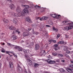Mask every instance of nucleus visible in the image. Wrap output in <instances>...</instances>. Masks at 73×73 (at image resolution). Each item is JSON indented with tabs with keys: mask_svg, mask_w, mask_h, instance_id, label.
I'll use <instances>...</instances> for the list:
<instances>
[{
	"mask_svg": "<svg viewBox=\"0 0 73 73\" xmlns=\"http://www.w3.org/2000/svg\"><path fill=\"white\" fill-rule=\"evenodd\" d=\"M11 15L15 17H20L23 16V14H21V13H15L13 12H11L10 13Z\"/></svg>",
	"mask_w": 73,
	"mask_h": 73,
	"instance_id": "nucleus-1",
	"label": "nucleus"
},
{
	"mask_svg": "<svg viewBox=\"0 0 73 73\" xmlns=\"http://www.w3.org/2000/svg\"><path fill=\"white\" fill-rule=\"evenodd\" d=\"M17 70L19 72H20V73H22V72H23V70L22 69V68H21L19 65H18Z\"/></svg>",
	"mask_w": 73,
	"mask_h": 73,
	"instance_id": "nucleus-2",
	"label": "nucleus"
},
{
	"mask_svg": "<svg viewBox=\"0 0 73 73\" xmlns=\"http://www.w3.org/2000/svg\"><path fill=\"white\" fill-rule=\"evenodd\" d=\"M16 11L17 12H18V13H21V14H22L21 13V11L20 8L19 7H17Z\"/></svg>",
	"mask_w": 73,
	"mask_h": 73,
	"instance_id": "nucleus-3",
	"label": "nucleus"
},
{
	"mask_svg": "<svg viewBox=\"0 0 73 73\" xmlns=\"http://www.w3.org/2000/svg\"><path fill=\"white\" fill-rule=\"evenodd\" d=\"M23 14H25L26 13H28V10L27 8L23 10Z\"/></svg>",
	"mask_w": 73,
	"mask_h": 73,
	"instance_id": "nucleus-4",
	"label": "nucleus"
},
{
	"mask_svg": "<svg viewBox=\"0 0 73 73\" xmlns=\"http://www.w3.org/2000/svg\"><path fill=\"white\" fill-rule=\"evenodd\" d=\"M48 19V17L46 16L43 17L41 18H39L40 21H42L43 20H46Z\"/></svg>",
	"mask_w": 73,
	"mask_h": 73,
	"instance_id": "nucleus-5",
	"label": "nucleus"
},
{
	"mask_svg": "<svg viewBox=\"0 0 73 73\" xmlns=\"http://www.w3.org/2000/svg\"><path fill=\"white\" fill-rule=\"evenodd\" d=\"M27 61L29 65H32V61H31V60L29 59H27Z\"/></svg>",
	"mask_w": 73,
	"mask_h": 73,
	"instance_id": "nucleus-6",
	"label": "nucleus"
},
{
	"mask_svg": "<svg viewBox=\"0 0 73 73\" xmlns=\"http://www.w3.org/2000/svg\"><path fill=\"white\" fill-rule=\"evenodd\" d=\"M29 35V34L27 32H25L23 33V36L24 37L26 36H28Z\"/></svg>",
	"mask_w": 73,
	"mask_h": 73,
	"instance_id": "nucleus-7",
	"label": "nucleus"
},
{
	"mask_svg": "<svg viewBox=\"0 0 73 73\" xmlns=\"http://www.w3.org/2000/svg\"><path fill=\"white\" fill-rule=\"evenodd\" d=\"M10 67L11 68H13V63L11 61L9 63Z\"/></svg>",
	"mask_w": 73,
	"mask_h": 73,
	"instance_id": "nucleus-8",
	"label": "nucleus"
},
{
	"mask_svg": "<svg viewBox=\"0 0 73 73\" xmlns=\"http://www.w3.org/2000/svg\"><path fill=\"white\" fill-rule=\"evenodd\" d=\"M40 48V46H39V44H37L35 45V49L36 50H38Z\"/></svg>",
	"mask_w": 73,
	"mask_h": 73,
	"instance_id": "nucleus-9",
	"label": "nucleus"
},
{
	"mask_svg": "<svg viewBox=\"0 0 73 73\" xmlns=\"http://www.w3.org/2000/svg\"><path fill=\"white\" fill-rule=\"evenodd\" d=\"M40 54H41V55H44V54H45L46 53H45V51L44 50H42L40 52Z\"/></svg>",
	"mask_w": 73,
	"mask_h": 73,
	"instance_id": "nucleus-10",
	"label": "nucleus"
},
{
	"mask_svg": "<svg viewBox=\"0 0 73 73\" xmlns=\"http://www.w3.org/2000/svg\"><path fill=\"white\" fill-rule=\"evenodd\" d=\"M26 21L28 23H32L31 20V19H30V18H27L26 19Z\"/></svg>",
	"mask_w": 73,
	"mask_h": 73,
	"instance_id": "nucleus-11",
	"label": "nucleus"
},
{
	"mask_svg": "<svg viewBox=\"0 0 73 73\" xmlns=\"http://www.w3.org/2000/svg\"><path fill=\"white\" fill-rule=\"evenodd\" d=\"M9 29L10 30H15V28L13 26H11L9 27Z\"/></svg>",
	"mask_w": 73,
	"mask_h": 73,
	"instance_id": "nucleus-12",
	"label": "nucleus"
},
{
	"mask_svg": "<svg viewBox=\"0 0 73 73\" xmlns=\"http://www.w3.org/2000/svg\"><path fill=\"white\" fill-rule=\"evenodd\" d=\"M13 22L15 24H16L17 23V20L16 18H14L13 19Z\"/></svg>",
	"mask_w": 73,
	"mask_h": 73,
	"instance_id": "nucleus-13",
	"label": "nucleus"
},
{
	"mask_svg": "<svg viewBox=\"0 0 73 73\" xmlns=\"http://www.w3.org/2000/svg\"><path fill=\"white\" fill-rule=\"evenodd\" d=\"M11 39H12L13 40H16V35L13 36L11 37Z\"/></svg>",
	"mask_w": 73,
	"mask_h": 73,
	"instance_id": "nucleus-14",
	"label": "nucleus"
},
{
	"mask_svg": "<svg viewBox=\"0 0 73 73\" xmlns=\"http://www.w3.org/2000/svg\"><path fill=\"white\" fill-rule=\"evenodd\" d=\"M53 31H55V32H57L58 31V29L55 28V27H53L52 28Z\"/></svg>",
	"mask_w": 73,
	"mask_h": 73,
	"instance_id": "nucleus-15",
	"label": "nucleus"
},
{
	"mask_svg": "<svg viewBox=\"0 0 73 73\" xmlns=\"http://www.w3.org/2000/svg\"><path fill=\"white\" fill-rule=\"evenodd\" d=\"M39 66V64L36 63H34V67L37 68V67H38V66Z\"/></svg>",
	"mask_w": 73,
	"mask_h": 73,
	"instance_id": "nucleus-16",
	"label": "nucleus"
},
{
	"mask_svg": "<svg viewBox=\"0 0 73 73\" xmlns=\"http://www.w3.org/2000/svg\"><path fill=\"white\" fill-rule=\"evenodd\" d=\"M9 6L11 8V9H13L14 8V5L11 4Z\"/></svg>",
	"mask_w": 73,
	"mask_h": 73,
	"instance_id": "nucleus-17",
	"label": "nucleus"
},
{
	"mask_svg": "<svg viewBox=\"0 0 73 73\" xmlns=\"http://www.w3.org/2000/svg\"><path fill=\"white\" fill-rule=\"evenodd\" d=\"M67 70L68 71V72H71V70H72L70 68H68L67 69Z\"/></svg>",
	"mask_w": 73,
	"mask_h": 73,
	"instance_id": "nucleus-18",
	"label": "nucleus"
},
{
	"mask_svg": "<svg viewBox=\"0 0 73 73\" xmlns=\"http://www.w3.org/2000/svg\"><path fill=\"white\" fill-rule=\"evenodd\" d=\"M51 16H52L53 17H54V18H55L56 17V14H51Z\"/></svg>",
	"mask_w": 73,
	"mask_h": 73,
	"instance_id": "nucleus-19",
	"label": "nucleus"
},
{
	"mask_svg": "<svg viewBox=\"0 0 73 73\" xmlns=\"http://www.w3.org/2000/svg\"><path fill=\"white\" fill-rule=\"evenodd\" d=\"M3 21L4 23H8V20L6 19H4L3 20Z\"/></svg>",
	"mask_w": 73,
	"mask_h": 73,
	"instance_id": "nucleus-20",
	"label": "nucleus"
},
{
	"mask_svg": "<svg viewBox=\"0 0 73 73\" xmlns=\"http://www.w3.org/2000/svg\"><path fill=\"white\" fill-rule=\"evenodd\" d=\"M64 29L66 31H68L69 29H68V27H64Z\"/></svg>",
	"mask_w": 73,
	"mask_h": 73,
	"instance_id": "nucleus-21",
	"label": "nucleus"
},
{
	"mask_svg": "<svg viewBox=\"0 0 73 73\" xmlns=\"http://www.w3.org/2000/svg\"><path fill=\"white\" fill-rule=\"evenodd\" d=\"M7 44L8 45H9V46H11L12 47H13V46H15L14 45H13L9 43H7Z\"/></svg>",
	"mask_w": 73,
	"mask_h": 73,
	"instance_id": "nucleus-22",
	"label": "nucleus"
},
{
	"mask_svg": "<svg viewBox=\"0 0 73 73\" xmlns=\"http://www.w3.org/2000/svg\"><path fill=\"white\" fill-rule=\"evenodd\" d=\"M18 50L19 51H22L23 49L21 47L19 46Z\"/></svg>",
	"mask_w": 73,
	"mask_h": 73,
	"instance_id": "nucleus-23",
	"label": "nucleus"
},
{
	"mask_svg": "<svg viewBox=\"0 0 73 73\" xmlns=\"http://www.w3.org/2000/svg\"><path fill=\"white\" fill-rule=\"evenodd\" d=\"M35 8H41V6L37 5H36L35 6Z\"/></svg>",
	"mask_w": 73,
	"mask_h": 73,
	"instance_id": "nucleus-24",
	"label": "nucleus"
},
{
	"mask_svg": "<svg viewBox=\"0 0 73 73\" xmlns=\"http://www.w3.org/2000/svg\"><path fill=\"white\" fill-rule=\"evenodd\" d=\"M68 49V48L66 46H64V50H66Z\"/></svg>",
	"mask_w": 73,
	"mask_h": 73,
	"instance_id": "nucleus-25",
	"label": "nucleus"
},
{
	"mask_svg": "<svg viewBox=\"0 0 73 73\" xmlns=\"http://www.w3.org/2000/svg\"><path fill=\"white\" fill-rule=\"evenodd\" d=\"M59 70L60 72H65V70L62 68L60 69Z\"/></svg>",
	"mask_w": 73,
	"mask_h": 73,
	"instance_id": "nucleus-26",
	"label": "nucleus"
},
{
	"mask_svg": "<svg viewBox=\"0 0 73 73\" xmlns=\"http://www.w3.org/2000/svg\"><path fill=\"white\" fill-rule=\"evenodd\" d=\"M62 23L63 24H65V23H66V24H69V23H68V21H63V22Z\"/></svg>",
	"mask_w": 73,
	"mask_h": 73,
	"instance_id": "nucleus-27",
	"label": "nucleus"
},
{
	"mask_svg": "<svg viewBox=\"0 0 73 73\" xmlns=\"http://www.w3.org/2000/svg\"><path fill=\"white\" fill-rule=\"evenodd\" d=\"M64 42V41H60L58 43V44H63Z\"/></svg>",
	"mask_w": 73,
	"mask_h": 73,
	"instance_id": "nucleus-28",
	"label": "nucleus"
},
{
	"mask_svg": "<svg viewBox=\"0 0 73 73\" xmlns=\"http://www.w3.org/2000/svg\"><path fill=\"white\" fill-rule=\"evenodd\" d=\"M68 30H69V29L71 30L73 29V27H71L70 26L69 27H68Z\"/></svg>",
	"mask_w": 73,
	"mask_h": 73,
	"instance_id": "nucleus-29",
	"label": "nucleus"
},
{
	"mask_svg": "<svg viewBox=\"0 0 73 73\" xmlns=\"http://www.w3.org/2000/svg\"><path fill=\"white\" fill-rule=\"evenodd\" d=\"M15 46V49H19L20 46Z\"/></svg>",
	"mask_w": 73,
	"mask_h": 73,
	"instance_id": "nucleus-30",
	"label": "nucleus"
},
{
	"mask_svg": "<svg viewBox=\"0 0 73 73\" xmlns=\"http://www.w3.org/2000/svg\"><path fill=\"white\" fill-rule=\"evenodd\" d=\"M63 55L61 54H58V56L59 57H63Z\"/></svg>",
	"mask_w": 73,
	"mask_h": 73,
	"instance_id": "nucleus-31",
	"label": "nucleus"
},
{
	"mask_svg": "<svg viewBox=\"0 0 73 73\" xmlns=\"http://www.w3.org/2000/svg\"><path fill=\"white\" fill-rule=\"evenodd\" d=\"M69 66H70V67L73 68V64H69Z\"/></svg>",
	"mask_w": 73,
	"mask_h": 73,
	"instance_id": "nucleus-32",
	"label": "nucleus"
},
{
	"mask_svg": "<svg viewBox=\"0 0 73 73\" xmlns=\"http://www.w3.org/2000/svg\"><path fill=\"white\" fill-rule=\"evenodd\" d=\"M23 52H24L25 53H27V50L25 49H23Z\"/></svg>",
	"mask_w": 73,
	"mask_h": 73,
	"instance_id": "nucleus-33",
	"label": "nucleus"
},
{
	"mask_svg": "<svg viewBox=\"0 0 73 73\" xmlns=\"http://www.w3.org/2000/svg\"><path fill=\"white\" fill-rule=\"evenodd\" d=\"M25 7L26 8H29V7L28 5H25Z\"/></svg>",
	"mask_w": 73,
	"mask_h": 73,
	"instance_id": "nucleus-34",
	"label": "nucleus"
},
{
	"mask_svg": "<svg viewBox=\"0 0 73 73\" xmlns=\"http://www.w3.org/2000/svg\"><path fill=\"white\" fill-rule=\"evenodd\" d=\"M33 34H35V35H38V33L37 32H35L34 33H33Z\"/></svg>",
	"mask_w": 73,
	"mask_h": 73,
	"instance_id": "nucleus-35",
	"label": "nucleus"
},
{
	"mask_svg": "<svg viewBox=\"0 0 73 73\" xmlns=\"http://www.w3.org/2000/svg\"><path fill=\"white\" fill-rule=\"evenodd\" d=\"M70 27H73V23H70Z\"/></svg>",
	"mask_w": 73,
	"mask_h": 73,
	"instance_id": "nucleus-36",
	"label": "nucleus"
},
{
	"mask_svg": "<svg viewBox=\"0 0 73 73\" xmlns=\"http://www.w3.org/2000/svg\"><path fill=\"white\" fill-rule=\"evenodd\" d=\"M66 53H69L70 52V51L68 50H67L66 51Z\"/></svg>",
	"mask_w": 73,
	"mask_h": 73,
	"instance_id": "nucleus-37",
	"label": "nucleus"
},
{
	"mask_svg": "<svg viewBox=\"0 0 73 73\" xmlns=\"http://www.w3.org/2000/svg\"><path fill=\"white\" fill-rule=\"evenodd\" d=\"M54 46L55 48H57V46H58V44H55L54 45Z\"/></svg>",
	"mask_w": 73,
	"mask_h": 73,
	"instance_id": "nucleus-38",
	"label": "nucleus"
},
{
	"mask_svg": "<svg viewBox=\"0 0 73 73\" xmlns=\"http://www.w3.org/2000/svg\"><path fill=\"white\" fill-rule=\"evenodd\" d=\"M48 41L50 42H53V40L52 39L49 40Z\"/></svg>",
	"mask_w": 73,
	"mask_h": 73,
	"instance_id": "nucleus-39",
	"label": "nucleus"
},
{
	"mask_svg": "<svg viewBox=\"0 0 73 73\" xmlns=\"http://www.w3.org/2000/svg\"><path fill=\"white\" fill-rule=\"evenodd\" d=\"M50 60L48 59V60H47L46 61H47V62H48V63H49V62H50Z\"/></svg>",
	"mask_w": 73,
	"mask_h": 73,
	"instance_id": "nucleus-40",
	"label": "nucleus"
},
{
	"mask_svg": "<svg viewBox=\"0 0 73 73\" xmlns=\"http://www.w3.org/2000/svg\"><path fill=\"white\" fill-rule=\"evenodd\" d=\"M60 34H58L57 36V38H58V37H60Z\"/></svg>",
	"mask_w": 73,
	"mask_h": 73,
	"instance_id": "nucleus-41",
	"label": "nucleus"
},
{
	"mask_svg": "<svg viewBox=\"0 0 73 73\" xmlns=\"http://www.w3.org/2000/svg\"><path fill=\"white\" fill-rule=\"evenodd\" d=\"M52 54L54 56H56V54H56V53H55L54 52H53L52 53Z\"/></svg>",
	"mask_w": 73,
	"mask_h": 73,
	"instance_id": "nucleus-42",
	"label": "nucleus"
},
{
	"mask_svg": "<svg viewBox=\"0 0 73 73\" xmlns=\"http://www.w3.org/2000/svg\"><path fill=\"white\" fill-rule=\"evenodd\" d=\"M54 49L56 50H58V48L57 47H55Z\"/></svg>",
	"mask_w": 73,
	"mask_h": 73,
	"instance_id": "nucleus-43",
	"label": "nucleus"
},
{
	"mask_svg": "<svg viewBox=\"0 0 73 73\" xmlns=\"http://www.w3.org/2000/svg\"><path fill=\"white\" fill-rule=\"evenodd\" d=\"M16 32H18V33L19 34V33H20V31H18V30L16 31Z\"/></svg>",
	"mask_w": 73,
	"mask_h": 73,
	"instance_id": "nucleus-44",
	"label": "nucleus"
},
{
	"mask_svg": "<svg viewBox=\"0 0 73 73\" xmlns=\"http://www.w3.org/2000/svg\"><path fill=\"white\" fill-rule=\"evenodd\" d=\"M55 62V61H52V64H54Z\"/></svg>",
	"mask_w": 73,
	"mask_h": 73,
	"instance_id": "nucleus-45",
	"label": "nucleus"
},
{
	"mask_svg": "<svg viewBox=\"0 0 73 73\" xmlns=\"http://www.w3.org/2000/svg\"><path fill=\"white\" fill-rule=\"evenodd\" d=\"M36 20H38V19H39L40 18L39 17H36Z\"/></svg>",
	"mask_w": 73,
	"mask_h": 73,
	"instance_id": "nucleus-46",
	"label": "nucleus"
},
{
	"mask_svg": "<svg viewBox=\"0 0 73 73\" xmlns=\"http://www.w3.org/2000/svg\"><path fill=\"white\" fill-rule=\"evenodd\" d=\"M49 64H52V61L51 60H50V62L49 63Z\"/></svg>",
	"mask_w": 73,
	"mask_h": 73,
	"instance_id": "nucleus-47",
	"label": "nucleus"
},
{
	"mask_svg": "<svg viewBox=\"0 0 73 73\" xmlns=\"http://www.w3.org/2000/svg\"><path fill=\"white\" fill-rule=\"evenodd\" d=\"M46 27H50V26L48 25H46Z\"/></svg>",
	"mask_w": 73,
	"mask_h": 73,
	"instance_id": "nucleus-48",
	"label": "nucleus"
},
{
	"mask_svg": "<svg viewBox=\"0 0 73 73\" xmlns=\"http://www.w3.org/2000/svg\"><path fill=\"white\" fill-rule=\"evenodd\" d=\"M66 37L67 38H68V36L67 35H66Z\"/></svg>",
	"mask_w": 73,
	"mask_h": 73,
	"instance_id": "nucleus-49",
	"label": "nucleus"
},
{
	"mask_svg": "<svg viewBox=\"0 0 73 73\" xmlns=\"http://www.w3.org/2000/svg\"><path fill=\"white\" fill-rule=\"evenodd\" d=\"M52 42H56V40H53V41H52Z\"/></svg>",
	"mask_w": 73,
	"mask_h": 73,
	"instance_id": "nucleus-50",
	"label": "nucleus"
},
{
	"mask_svg": "<svg viewBox=\"0 0 73 73\" xmlns=\"http://www.w3.org/2000/svg\"><path fill=\"white\" fill-rule=\"evenodd\" d=\"M2 66V64L1 63H0V68H1V66Z\"/></svg>",
	"mask_w": 73,
	"mask_h": 73,
	"instance_id": "nucleus-51",
	"label": "nucleus"
},
{
	"mask_svg": "<svg viewBox=\"0 0 73 73\" xmlns=\"http://www.w3.org/2000/svg\"><path fill=\"white\" fill-rule=\"evenodd\" d=\"M1 52L3 53H4V52H5V51H4V50H2Z\"/></svg>",
	"mask_w": 73,
	"mask_h": 73,
	"instance_id": "nucleus-52",
	"label": "nucleus"
},
{
	"mask_svg": "<svg viewBox=\"0 0 73 73\" xmlns=\"http://www.w3.org/2000/svg\"><path fill=\"white\" fill-rule=\"evenodd\" d=\"M21 6L22 7H25V5H22Z\"/></svg>",
	"mask_w": 73,
	"mask_h": 73,
	"instance_id": "nucleus-53",
	"label": "nucleus"
},
{
	"mask_svg": "<svg viewBox=\"0 0 73 73\" xmlns=\"http://www.w3.org/2000/svg\"><path fill=\"white\" fill-rule=\"evenodd\" d=\"M32 29L31 28L29 29V31H31Z\"/></svg>",
	"mask_w": 73,
	"mask_h": 73,
	"instance_id": "nucleus-54",
	"label": "nucleus"
},
{
	"mask_svg": "<svg viewBox=\"0 0 73 73\" xmlns=\"http://www.w3.org/2000/svg\"><path fill=\"white\" fill-rule=\"evenodd\" d=\"M24 73H27V71H26L25 70L24 72Z\"/></svg>",
	"mask_w": 73,
	"mask_h": 73,
	"instance_id": "nucleus-55",
	"label": "nucleus"
},
{
	"mask_svg": "<svg viewBox=\"0 0 73 73\" xmlns=\"http://www.w3.org/2000/svg\"><path fill=\"white\" fill-rule=\"evenodd\" d=\"M13 55L14 56V57H17V56H16L15 54H13Z\"/></svg>",
	"mask_w": 73,
	"mask_h": 73,
	"instance_id": "nucleus-56",
	"label": "nucleus"
},
{
	"mask_svg": "<svg viewBox=\"0 0 73 73\" xmlns=\"http://www.w3.org/2000/svg\"><path fill=\"white\" fill-rule=\"evenodd\" d=\"M62 61L63 62H65V60H62Z\"/></svg>",
	"mask_w": 73,
	"mask_h": 73,
	"instance_id": "nucleus-57",
	"label": "nucleus"
},
{
	"mask_svg": "<svg viewBox=\"0 0 73 73\" xmlns=\"http://www.w3.org/2000/svg\"><path fill=\"white\" fill-rule=\"evenodd\" d=\"M6 53L7 54H8V53H9V52L7 51Z\"/></svg>",
	"mask_w": 73,
	"mask_h": 73,
	"instance_id": "nucleus-58",
	"label": "nucleus"
},
{
	"mask_svg": "<svg viewBox=\"0 0 73 73\" xmlns=\"http://www.w3.org/2000/svg\"><path fill=\"white\" fill-rule=\"evenodd\" d=\"M57 16H58V17H59V16H61L60 15H57Z\"/></svg>",
	"mask_w": 73,
	"mask_h": 73,
	"instance_id": "nucleus-59",
	"label": "nucleus"
},
{
	"mask_svg": "<svg viewBox=\"0 0 73 73\" xmlns=\"http://www.w3.org/2000/svg\"><path fill=\"white\" fill-rule=\"evenodd\" d=\"M71 62L72 63V64H73V61H71Z\"/></svg>",
	"mask_w": 73,
	"mask_h": 73,
	"instance_id": "nucleus-60",
	"label": "nucleus"
},
{
	"mask_svg": "<svg viewBox=\"0 0 73 73\" xmlns=\"http://www.w3.org/2000/svg\"><path fill=\"white\" fill-rule=\"evenodd\" d=\"M14 33H15V31H14L13 33V34H14Z\"/></svg>",
	"mask_w": 73,
	"mask_h": 73,
	"instance_id": "nucleus-61",
	"label": "nucleus"
},
{
	"mask_svg": "<svg viewBox=\"0 0 73 73\" xmlns=\"http://www.w3.org/2000/svg\"><path fill=\"white\" fill-rule=\"evenodd\" d=\"M3 45H5V43H3Z\"/></svg>",
	"mask_w": 73,
	"mask_h": 73,
	"instance_id": "nucleus-62",
	"label": "nucleus"
},
{
	"mask_svg": "<svg viewBox=\"0 0 73 73\" xmlns=\"http://www.w3.org/2000/svg\"><path fill=\"white\" fill-rule=\"evenodd\" d=\"M8 1H11V0H7Z\"/></svg>",
	"mask_w": 73,
	"mask_h": 73,
	"instance_id": "nucleus-63",
	"label": "nucleus"
},
{
	"mask_svg": "<svg viewBox=\"0 0 73 73\" xmlns=\"http://www.w3.org/2000/svg\"><path fill=\"white\" fill-rule=\"evenodd\" d=\"M4 33H1V35H4Z\"/></svg>",
	"mask_w": 73,
	"mask_h": 73,
	"instance_id": "nucleus-64",
	"label": "nucleus"
}]
</instances>
